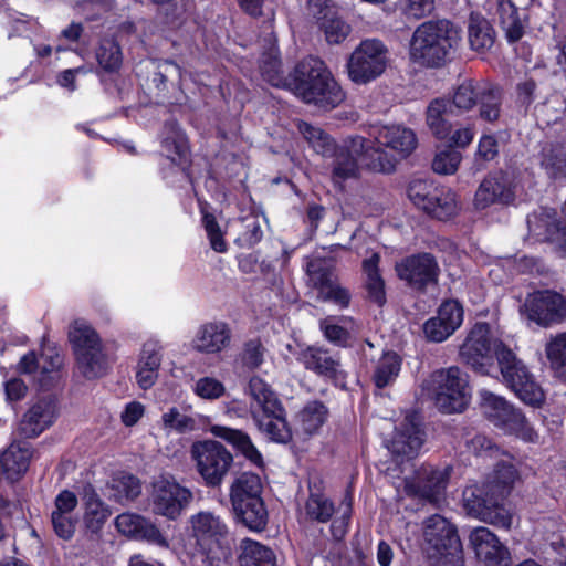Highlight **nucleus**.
I'll list each match as a JSON object with an SVG mask.
<instances>
[{"label":"nucleus","instance_id":"cd10ccee","mask_svg":"<svg viewBox=\"0 0 566 566\" xmlns=\"http://www.w3.org/2000/svg\"><path fill=\"white\" fill-rule=\"evenodd\" d=\"M455 115L447 96L433 98L426 109V123L432 135L440 140L447 139L452 132Z\"/></svg>","mask_w":566,"mask_h":566},{"label":"nucleus","instance_id":"09e8293b","mask_svg":"<svg viewBox=\"0 0 566 566\" xmlns=\"http://www.w3.org/2000/svg\"><path fill=\"white\" fill-rule=\"evenodd\" d=\"M191 524L198 543L205 544L206 541H210L217 536H223L229 534L227 525L221 520L209 512H200L192 516Z\"/></svg>","mask_w":566,"mask_h":566},{"label":"nucleus","instance_id":"69168bd1","mask_svg":"<svg viewBox=\"0 0 566 566\" xmlns=\"http://www.w3.org/2000/svg\"><path fill=\"white\" fill-rule=\"evenodd\" d=\"M166 126H170L175 135L165 137L161 143L163 147L166 150L174 153L177 159L191 158L187 138L184 134L177 130L178 123L176 120L167 122Z\"/></svg>","mask_w":566,"mask_h":566},{"label":"nucleus","instance_id":"c85d7f7f","mask_svg":"<svg viewBox=\"0 0 566 566\" xmlns=\"http://www.w3.org/2000/svg\"><path fill=\"white\" fill-rule=\"evenodd\" d=\"M202 566H234L238 562L234 541L229 534L200 544Z\"/></svg>","mask_w":566,"mask_h":566},{"label":"nucleus","instance_id":"37998d69","mask_svg":"<svg viewBox=\"0 0 566 566\" xmlns=\"http://www.w3.org/2000/svg\"><path fill=\"white\" fill-rule=\"evenodd\" d=\"M98 66L108 74L116 73L123 65V52L119 43L111 36L102 38L95 50Z\"/></svg>","mask_w":566,"mask_h":566},{"label":"nucleus","instance_id":"8fccbe9b","mask_svg":"<svg viewBox=\"0 0 566 566\" xmlns=\"http://www.w3.org/2000/svg\"><path fill=\"white\" fill-rule=\"evenodd\" d=\"M545 353L554 375L566 379V332L552 337L546 343Z\"/></svg>","mask_w":566,"mask_h":566},{"label":"nucleus","instance_id":"864d4df0","mask_svg":"<svg viewBox=\"0 0 566 566\" xmlns=\"http://www.w3.org/2000/svg\"><path fill=\"white\" fill-rule=\"evenodd\" d=\"M440 186L433 180L415 179L409 184L407 193L411 202L426 213Z\"/></svg>","mask_w":566,"mask_h":566},{"label":"nucleus","instance_id":"72a5a7b5","mask_svg":"<svg viewBox=\"0 0 566 566\" xmlns=\"http://www.w3.org/2000/svg\"><path fill=\"white\" fill-rule=\"evenodd\" d=\"M476 106H479V117L486 123L494 124L501 117L503 104V90L492 83L481 84L478 93Z\"/></svg>","mask_w":566,"mask_h":566},{"label":"nucleus","instance_id":"4d7b16f0","mask_svg":"<svg viewBox=\"0 0 566 566\" xmlns=\"http://www.w3.org/2000/svg\"><path fill=\"white\" fill-rule=\"evenodd\" d=\"M44 363L40 371L39 385L43 390L52 389L60 378V370L63 366V356L59 353L44 355Z\"/></svg>","mask_w":566,"mask_h":566},{"label":"nucleus","instance_id":"a878e982","mask_svg":"<svg viewBox=\"0 0 566 566\" xmlns=\"http://www.w3.org/2000/svg\"><path fill=\"white\" fill-rule=\"evenodd\" d=\"M210 432L229 443L238 455H242L248 462L260 470H264L265 461L261 451L254 446L250 436L241 430L226 426L214 424Z\"/></svg>","mask_w":566,"mask_h":566},{"label":"nucleus","instance_id":"f8f14e48","mask_svg":"<svg viewBox=\"0 0 566 566\" xmlns=\"http://www.w3.org/2000/svg\"><path fill=\"white\" fill-rule=\"evenodd\" d=\"M387 66V48L377 39L363 40L349 55L346 69L348 78L365 85L379 77Z\"/></svg>","mask_w":566,"mask_h":566},{"label":"nucleus","instance_id":"412c9836","mask_svg":"<svg viewBox=\"0 0 566 566\" xmlns=\"http://www.w3.org/2000/svg\"><path fill=\"white\" fill-rule=\"evenodd\" d=\"M117 531L136 541L147 542L160 547H168V541L149 518L136 513L125 512L116 516Z\"/></svg>","mask_w":566,"mask_h":566},{"label":"nucleus","instance_id":"c9c22d12","mask_svg":"<svg viewBox=\"0 0 566 566\" xmlns=\"http://www.w3.org/2000/svg\"><path fill=\"white\" fill-rule=\"evenodd\" d=\"M496 14L499 17V24L505 32L507 42L513 44L520 41L525 30L518 8L514 2L512 0H496Z\"/></svg>","mask_w":566,"mask_h":566},{"label":"nucleus","instance_id":"4be33fe9","mask_svg":"<svg viewBox=\"0 0 566 566\" xmlns=\"http://www.w3.org/2000/svg\"><path fill=\"white\" fill-rule=\"evenodd\" d=\"M424 436L421 424L412 417H406L389 446L396 461L402 463L416 458L424 442Z\"/></svg>","mask_w":566,"mask_h":566},{"label":"nucleus","instance_id":"774afa93","mask_svg":"<svg viewBox=\"0 0 566 566\" xmlns=\"http://www.w3.org/2000/svg\"><path fill=\"white\" fill-rule=\"evenodd\" d=\"M545 241L553 244L560 258H566V224L559 221L551 222L545 229Z\"/></svg>","mask_w":566,"mask_h":566},{"label":"nucleus","instance_id":"79ce46f5","mask_svg":"<svg viewBox=\"0 0 566 566\" xmlns=\"http://www.w3.org/2000/svg\"><path fill=\"white\" fill-rule=\"evenodd\" d=\"M307 517L317 523H327L336 512L334 502L325 495L322 489L310 485V494L305 502Z\"/></svg>","mask_w":566,"mask_h":566},{"label":"nucleus","instance_id":"423d86ee","mask_svg":"<svg viewBox=\"0 0 566 566\" xmlns=\"http://www.w3.org/2000/svg\"><path fill=\"white\" fill-rule=\"evenodd\" d=\"M67 338L76 367L85 379L94 380L107 374V355L94 327L83 321H75L69 328Z\"/></svg>","mask_w":566,"mask_h":566},{"label":"nucleus","instance_id":"393cba45","mask_svg":"<svg viewBox=\"0 0 566 566\" xmlns=\"http://www.w3.org/2000/svg\"><path fill=\"white\" fill-rule=\"evenodd\" d=\"M210 432L229 443L238 455H242L248 462L260 470H264L265 461L261 451L254 446L250 436L241 430L226 426L214 424Z\"/></svg>","mask_w":566,"mask_h":566},{"label":"nucleus","instance_id":"3c124183","mask_svg":"<svg viewBox=\"0 0 566 566\" xmlns=\"http://www.w3.org/2000/svg\"><path fill=\"white\" fill-rule=\"evenodd\" d=\"M263 484L261 476L251 471L239 473L232 481L229 490L230 497L262 496Z\"/></svg>","mask_w":566,"mask_h":566},{"label":"nucleus","instance_id":"c756f323","mask_svg":"<svg viewBox=\"0 0 566 566\" xmlns=\"http://www.w3.org/2000/svg\"><path fill=\"white\" fill-rule=\"evenodd\" d=\"M231 340V329L224 322H209L199 328L195 348L200 353L216 354L224 349Z\"/></svg>","mask_w":566,"mask_h":566},{"label":"nucleus","instance_id":"7c9ffc66","mask_svg":"<svg viewBox=\"0 0 566 566\" xmlns=\"http://www.w3.org/2000/svg\"><path fill=\"white\" fill-rule=\"evenodd\" d=\"M159 171L163 180L170 188L184 189L195 185L191 158L177 159L172 156H165Z\"/></svg>","mask_w":566,"mask_h":566},{"label":"nucleus","instance_id":"ddd939ff","mask_svg":"<svg viewBox=\"0 0 566 566\" xmlns=\"http://www.w3.org/2000/svg\"><path fill=\"white\" fill-rule=\"evenodd\" d=\"M521 313L542 328H549L566 322V296L555 290H537L530 293Z\"/></svg>","mask_w":566,"mask_h":566},{"label":"nucleus","instance_id":"5fc2aeb1","mask_svg":"<svg viewBox=\"0 0 566 566\" xmlns=\"http://www.w3.org/2000/svg\"><path fill=\"white\" fill-rule=\"evenodd\" d=\"M542 166L552 180H566V148L562 145L553 146L544 154Z\"/></svg>","mask_w":566,"mask_h":566},{"label":"nucleus","instance_id":"0e129e2a","mask_svg":"<svg viewBox=\"0 0 566 566\" xmlns=\"http://www.w3.org/2000/svg\"><path fill=\"white\" fill-rule=\"evenodd\" d=\"M161 420L165 429L175 430L178 433L191 432L197 429V421L190 416L180 413L176 407L165 412Z\"/></svg>","mask_w":566,"mask_h":566},{"label":"nucleus","instance_id":"39448f33","mask_svg":"<svg viewBox=\"0 0 566 566\" xmlns=\"http://www.w3.org/2000/svg\"><path fill=\"white\" fill-rule=\"evenodd\" d=\"M67 338L76 367L85 379L94 380L107 374V355L94 327L83 321H75L69 328Z\"/></svg>","mask_w":566,"mask_h":566},{"label":"nucleus","instance_id":"a211bd4d","mask_svg":"<svg viewBox=\"0 0 566 566\" xmlns=\"http://www.w3.org/2000/svg\"><path fill=\"white\" fill-rule=\"evenodd\" d=\"M452 471L451 465L439 468L430 463H423L416 470L415 476L406 482V491L412 496L430 502L437 501L446 491Z\"/></svg>","mask_w":566,"mask_h":566},{"label":"nucleus","instance_id":"49530a36","mask_svg":"<svg viewBox=\"0 0 566 566\" xmlns=\"http://www.w3.org/2000/svg\"><path fill=\"white\" fill-rule=\"evenodd\" d=\"M297 128L314 151L323 157H329L332 151H335V148L338 146L328 133L305 120H300Z\"/></svg>","mask_w":566,"mask_h":566},{"label":"nucleus","instance_id":"2f4dec72","mask_svg":"<svg viewBox=\"0 0 566 566\" xmlns=\"http://www.w3.org/2000/svg\"><path fill=\"white\" fill-rule=\"evenodd\" d=\"M109 516L111 510L96 490L92 485L86 486L84 490L83 517L86 531L92 534H98Z\"/></svg>","mask_w":566,"mask_h":566},{"label":"nucleus","instance_id":"a18cd8bd","mask_svg":"<svg viewBox=\"0 0 566 566\" xmlns=\"http://www.w3.org/2000/svg\"><path fill=\"white\" fill-rule=\"evenodd\" d=\"M455 197V192L441 185L433 196L426 214L439 221H448L452 219L458 213Z\"/></svg>","mask_w":566,"mask_h":566},{"label":"nucleus","instance_id":"bb28decb","mask_svg":"<svg viewBox=\"0 0 566 566\" xmlns=\"http://www.w3.org/2000/svg\"><path fill=\"white\" fill-rule=\"evenodd\" d=\"M380 254L374 252L369 258L361 262V272L365 275L364 290L365 298L381 308L387 303L386 282L380 272Z\"/></svg>","mask_w":566,"mask_h":566},{"label":"nucleus","instance_id":"6e6d98bb","mask_svg":"<svg viewBox=\"0 0 566 566\" xmlns=\"http://www.w3.org/2000/svg\"><path fill=\"white\" fill-rule=\"evenodd\" d=\"M201 214L202 227L205 228L211 249L217 253H226L228 251V244L216 216L203 208H201Z\"/></svg>","mask_w":566,"mask_h":566},{"label":"nucleus","instance_id":"4468645a","mask_svg":"<svg viewBox=\"0 0 566 566\" xmlns=\"http://www.w3.org/2000/svg\"><path fill=\"white\" fill-rule=\"evenodd\" d=\"M424 538L442 564L463 565L462 544L457 527L440 514L426 521Z\"/></svg>","mask_w":566,"mask_h":566},{"label":"nucleus","instance_id":"1a4fd4ad","mask_svg":"<svg viewBox=\"0 0 566 566\" xmlns=\"http://www.w3.org/2000/svg\"><path fill=\"white\" fill-rule=\"evenodd\" d=\"M190 455L202 484L210 489L222 485L233 464V454L221 442L211 439L195 441Z\"/></svg>","mask_w":566,"mask_h":566},{"label":"nucleus","instance_id":"ea45409f","mask_svg":"<svg viewBox=\"0 0 566 566\" xmlns=\"http://www.w3.org/2000/svg\"><path fill=\"white\" fill-rule=\"evenodd\" d=\"M468 38L472 50L483 52L493 46L495 42V30L484 17L479 13H471Z\"/></svg>","mask_w":566,"mask_h":566},{"label":"nucleus","instance_id":"f3484780","mask_svg":"<svg viewBox=\"0 0 566 566\" xmlns=\"http://www.w3.org/2000/svg\"><path fill=\"white\" fill-rule=\"evenodd\" d=\"M399 280L410 289L424 292L429 285L439 281L440 266L436 256L430 252H418L402 258L395 265Z\"/></svg>","mask_w":566,"mask_h":566},{"label":"nucleus","instance_id":"2eb2a0df","mask_svg":"<svg viewBox=\"0 0 566 566\" xmlns=\"http://www.w3.org/2000/svg\"><path fill=\"white\" fill-rule=\"evenodd\" d=\"M295 359L306 370L347 390L348 373L342 368L340 355L319 345H306L295 353Z\"/></svg>","mask_w":566,"mask_h":566},{"label":"nucleus","instance_id":"7ed1b4c3","mask_svg":"<svg viewBox=\"0 0 566 566\" xmlns=\"http://www.w3.org/2000/svg\"><path fill=\"white\" fill-rule=\"evenodd\" d=\"M462 40V30L447 19L428 20L413 31L410 57L427 67L444 65Z\"/></svg>","mask_w":566,"mask_h":566},{"label":"nucleus","instance_id":"aec40b11","mask_svg":"<svg viewBox=\"0 0 566 566\" xmlns=\"http://www.w3.org/2000/svg\"><path fill=\"white\" fill-rule=\"evenodd\" d=\"M469 539L476 559L484 566H512L507 546L488 527L473 528Z\"/></svg>","mask_w":566,"mask_h":566},{"label":"nucleus","instance_id":"6ab92c4d","mask_svg":"<svg viewBox=\"0 0 566 566\" xmlns=\"http://www.w3.org/2000/svg\"><path fill=\"white\" fill-rule=\"evenodd\" d=\"M515 181L513 176L502 169L490 172L480 184L474 205L486 209L494 203L510 205L515 200Z\"/></svg>","mask_w":566,"mask_h":566},{"label":"nucleus","instance_id":"4c0bfd02","mask_svg":"<svg viewBox=\"0 0 566 566\" xmlns=\"http://www.w3.org/2000/svg\"><path fill=\"white\" fill-rule=\"evenodd\" d=\"M402 366L401 356L395 350H384L379 357L374 373L373 382L377 389H385L398 378Z\"/></svg>","mask_w":566,"mask_h":566},{"label":"nucleus","instance_id":"bf43d9fd","mask_svg":"<svg viewBox=\"0 0 566 566\" xmlns=\"http://www.w3.org/2000/svg\"><path fill=\"white\" fill-rule=\"evenodd\" d=\"M318 27L324 31L326 41L329 44H340L346 40L352 30L350 25L338 15V12L321 22Z\"/></svg>","mask_w":566,"mask_h":566},{"label":"nucleus","instance_id":"603ef678","mask_svg":"<svg viewBox=\"0 0 566 566\" xmlns=\"http://www.w3.org/2000/svg\"><path fill=\"white\" fill-rule=\"evenodd\" d=\"M111 488L119 500L134 501L142 494L140 479L127 471H119L114 474Z\"/></svg>","mask_w":566,"mask_h":566},{"label":"nucleus","instance_id":"473e14b6","mask_svg":"<svg viewBox=\"0 0 566 566\" xmlns=\"http://www.w3.org/2000/svg\"><path fill=\"white\" fill-rule=\"evenodd\" d=\"M352 147L356 153H360L369 158L367 166L371 170L384 174H390L395 170V157L384 150L380 145L377 148H374L370 139L356 136L352 139Z\"/></svg>","mask_w":566,"mask_h":566},{"label":"nucleus","instance_id":"5701e85b","mask_svg":"<svg viewBox=\"0 0 566 566\" xmlns=\"http://www.w3.org/2000/svg\"><path fill=\"white\" fill-rule=\"evenodd\" d=\"M235 523L252 532H263L269 523V512L262 496L230 497Z\"/></svg>","mask_w":566,"mask_h":566},{"label":"nucleus","instance_id":"e2e57ef3","mask_svg":"<svg viewBox=\"0 0 566 566\" xmlns=\"http://www.w3.org/2000/svg\"><path fill=\"white\" fill-rule=\"evenodd\" d=\"M318 298L337 306L339 310H346L350 305L352 293L347 287L342 286L337 279L318 293Z\"/></svg>","mask_w":566,"mask_h":566},{"label":"nucleus","instance_id":"f704fd0d","mask_svg":"<svg viewBox=\"0 0 566 566\" xmlns=\"http://www.w3.org/2000/svg\"><path fill=\"white\" fill-rule=\"evenodd\" d=\"M237 559L240 566H276L274 551L248 537L241 541Z\"/></svg>","mask_w":566,"mask_h":566},{"label":"nucleus","instance_id":"9d476101","mask_svg":"<svg viewBox=\"0 0 566 566\" xmlns=\"http://www.w3.org/2000/svg\"><path fill=\"white\" fill-rule=\"evenodd\" d=\"M480 408L483 416L505 434L515 436L525 441H533L535 434L521 409L504 397L489 390L480 392Z\"/></svg>","mask_w":566,"mask_h":566},{"label":"nucleus","instance_id":"680f3d73","mask_svg":"<svg viewBox=\"0 0 566 566\" xmlns=\"http://www.w3.org/2000/svg\"><path fill=\"white\" fill-rule=\"evenodd\" d=\"M437 315L443 319L454 333L463 323L464 308L460 301L448 298L440 304Z\"/></svg>","mask_w":566,"mask_h":566},{"label":"nucleus","instance_id":"0eeeda50","mask_svg":"<svg viewBox=\"0 0 566 566\" xmlns=\"http://www.w3.org/2000/svg\"><path fill=\"white\" fill-rule=\"evenodd\" d=\"M462 504L469 516L506 531L512 526L513 514L506 499L485 482L465 486Z\"/></svg>","mask_w":566,"mask_h":566},{"label":"nucleus","instance_id":"f03ea898","mask_svg":"<svg viewBox=\"0 0 566 566\" xmlns=\"http://www.w3.org/2000/svg\"><path fill=\"white\" fill-rule=\"evenodd\" d=\"M268 80L272 85L290 90L305 104L323 111L336 108L346 98V92L326 63L313 55L298 61L285 77L270 75Z\"/></svg>","mask_w":566,"mask_h":566},{"label":"nucleus","instance_id":"13d9d810","mask_svg":"<svg viewBox=\"0 0 566 566\" xmlns=\"http://www.w3.org/2000/svg\"><path fill=\"white\" fill-rule=\"evenodd\" d=\"M243 230L235 238L234 243L239 248L251 249L263 239V231L258 217L242 218Z\"/></svg>","mask_w":566,"mask_h":566},{"label":"nucleus","instance_id":"58836bf2","mask_svg":"<svg viewBox=\"0 0 566 566\" xmlns=\"http://www.w3.org/2000/svg\"><path fill=\"white\" fill-rule=\"evenodd\" d=\"M328 158H333L332 180L334 184H342L350 178L358 177L357 157L349 147L338 145Z\"/></svg>","mask_w":566,"mask_h":566},{"label":"nucleus","instance_id":"dca6fc26","mask_svg":"<svg viewBox=\"0 0 566 566\" xmlns=\"http://www.w3.org/2000/svg\"><path fill=\"white\" fill-rule=\"evenodd\" d=\"M150 500L156 514L176 520L191 502L192 493L171 474H160L151 482Z\"/></svg>","mask_w":566,"mask_h":566},{"label":"nucleus","instance_id":"052dcab7","mask_svg":"<svg viewBox=\"0 0 566 566\" xmlns=\"http://www.w3.org/2000/svg\"><path fill=\"white\" fill-rule=\"evenodd\" d=\"M461 160L462 154L458 149L447 147L434 156L431 167L439 175H452L458 170Z\"/></svg>","mask_w":566,"mask_h":566},{"label":"nucleus","instance_id":"b1692460","mask_svg":"<svg viewBox=\"0 0 566 566\" xmlns=\"http://www.w3.org/2000/svg\"><path fill=\"white\" fill-rule=\"evenodd\" d=\"M57 415V406L53 398L39 399L23 415L19 423V433L24 438H36L51 427Z\"/></svg>","mask_w":566,"mask_h":566},{"label":"nucleus","instance_id":"a19ab883","mask_svg":"<svg viewBox=\"0 0 566 566\" xmlns=\"http://www.w3.org/2000/svg\"><path fill=\"white\" fill-rule=\"evenodd\" d=\"M480 87V83L465 80L452 93L446 95L455 115L461 117L476 106Z\"/></svg>","mask_w":566,"mask_h":566},{"label":"nucleus","instance_id":"6e6552de","mask_svg":"<svg viewBox=\"0 0 566 566\" xmlns=\"http://www.w3.org/2000/svg\"><path fill=\"white\" fill-rule=\"evenodd\" d=\"M434 405L446 415L461 413L470 405L469 377L458 366L434 370L431 375Z\"/></svg>","mask_w":566,"mask_h":566},{"label":"nucleus","instance_id":"de8ad7c7","mask_svg":"<svg viewBox=\"0 0 566 566\" xmlns=\"http://www.w3.org/2000/svg\"><path fill=\"white\" fill-rule=\"evenodd\" d=\"M518 478V471L513 463L499 461L494 465L491 476L484 482L507 500Z\"/></svg>","mask_w":566,"mask_h":566},{"label":"nucleus","instance_id":"f257e3e1","mask_svg":"<svg viewBox=\"0 0 566 566\" xmlns=\"http://www.w3.org/2000/svg\"><path fill=\"white\" fill-rule=\"evenodd\" d=\"M461 361L480 375H501V381L525 405L539 408L545 401L541 385L527 366L501 339L492 335L486 322H476L460 346Z\"/></svg>","mask_w":566,"mask_h":566},{"label":"nucleus","instance_id":"20e7f679","mask_svg":"<svg viewBox=\"0 0 566 566\" xmlns=\"http://www.w3.org/2000/svg\"><path fill=\"white\" fill-rule=\"evenodd\" d=\"M248 390L261 411L252 412L258 428L272 442L290 443L293 433L286 419V410L271 386L261 377L252 376L248 382Z\"/></svg>","mask_w":566,"mask_h":566},{"label":"nucleus","instance_id":"c03bdc74","mask_svg":"<svg viewBox=\"0 0 566 566\" xmlns=\"http://www.w3.org/2000/svg\"><path fill=\"white\" fill-rule=\"evenodd\" d=\"M329 411L321 400L308 401L298 412V423L302 431L307 436H313L327 421Z\"/></svg>","mask_w":566,"mask_h":566},{"label":"nucleus","instance_id":"338daca9","mask_svg":"<svg viewBox=\"0 0 566 566\" xmlns=\"http://www.w3.org/2000/svg\"><path fill=\"white\" fill-rule=\"evenodd\" d=\"M319 328L325 339L331 344L340 348L350 346L352 336L346 327L332 323L329 319H324L319 323Z\"/></svg>","mask_w":566,"mask_h":566},{"label":"nucleus","instance_id":"e433bc0d","mask_svg":"<svg viewBox=\"0 0 566 566\" xmlns=\"http://www.w3.org/2000/svg\"><path fill=\"white\" fill-rule=\"evenodd\" d=\"M377 143L380 146L398 151L402 157L408 156L417 147L416 134L402 126L384 127Z\"/></svg>","mask_w":566,"mask_h":566},{"label":"nucleus","instance_id":"9b49d317","mask_svg":"<svg viewBox=\"0 0 566 566\" xmlns=\"http://www.w3.org/2000/svg\"><path fill=\"white\" fill-rule=\"evenodd\" d=\"M33 449L29 442L12 443L0 453V485L13 486L27 473ZM14 503L0 492V541L6 537L3 518L11 520Z\"/></svg>","mask_w":566,"mask_h":566}]
</instances>
